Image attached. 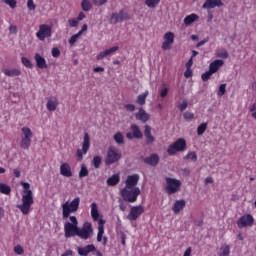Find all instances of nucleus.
<instances>
[{
    "label": "nucleus",
    "mask_w": 256,
    "mask_h": 256,
    "mask_svg": "<svg viewBox=\"0 0 256 256\" xmlns=\"http://www.w3.org/2000/svg\"><path fill=\"white\" fill-rule=\"evenodd\" d=\"M137 183H139V174L127 176L125 187L120 191L124 201L128 203H135L137 201V197L141 195V189L137 187Z\"/></svg>",
    "instance_id": "f257e3e1"
},
{
    "label": "nucleus",
    "mask_w": 256,
    "mask_h": 256,
    "mask_svg": "<svg viewBox=\"0 0 256 256\" xmlns=\"http://www.w3.org/2000/svg\"><path fill=\"white\" fill-rule=\"evenodd\" d=\"M21 185L23 187L22 203L17 205V209L21 211L22 215H29L31 206L35 203L33 191L29 182H21Z\"/></svg>",
    "instance_id": "f03ea898"
},
{
    "label": "nucleus",
    "mask_w": 256,
    "mask_h": 256,
    "mask_svg": "<svg viewBox=\"0 0 256 256\" xmlns=\"http://www.w3.org/2000/svg\"><path fill=\"white\" fill-rule=\"evenodd\" d=\"M81 203V198L76 197L71 202L66 201L62 204V217L67 219L71 213H77L79 211V205Z\"/></svg>",
    "instance_id": "7ed1b4c3"
},
{
    "label": "nucleus",
    "mask_w": 256,
    "mask_h": 256,
    "mask_svg": "<svg viewBox=\"0 0 256 256\" xmlns=\"http://www.w3.org/2000/svg\"><path fill=\"white\" fill-rule=\"evenodd\" d=\"M70 221L71 222H66L64 224V233L66 239H69V237H75L77 235V232L79 230V227L77 226V217L75 216H70Z\"/></svg>",
    "instance_id": "20e7f679"
},
{
    "label": "nucleus",
    "mask_w": 256,
    "mask_h": 256,
    "mask_svg": "<svg viewBox=\"0 0 256 256\" xmlns=\"http://www.w3.org/2000/svg\"><path fill=\"white\" fill-rule=\"evenodd\" d=\"M121 157H123V154H121V151L111 146L108 148L105 164L113 165V163H117L118 161H120Z\"/></svg>",
    "instance_id": "39448f33"
},
{
    "label": "nucleus",
    "mask_w": 256,
    "mask_h": 256,
    "mask_svg": "<svg viewBox=\"0 0 256 256\" xmlns=\"http://www.w3.org/2000/svg\"><path fill=\"white\" fill-rule=\"evenodd\" d=\"M181 185L182 183L180 180L175 178L166 177V193L168 195H173L174 193H179L181 191Z\"/></svg>",
    "instance_id": "423d86ee"
},
{
    "label": "nucleus",
    "mask_w": 256,
    "mask_h": 256,
    "mask_svg": "<svg viewBox=\"0 0 256 256\" xmlns=\"http://www.w3.org/2000/svg\"><path fill=\"white\" fill-rule=\"evenodd\" d=\"M185 149H187V141L180 138L168 147L167 153L168 155H175V153L183 152Z\"/></svg>",
    "instance_id": "0eeeda50"
},
{
    "label": "nucleus",
    "mask_w": 256,
    "mask_h": 256,
    "mask_svg": "<svg viewBox=\"0 0 256 256\" xmlns=\"http://www.w3.org/2000/svg\"><path fill=\"white\" fill-rule=\"evenodd\" d=\"M22 138L20 142V147L22 149H29L31 147V139H33V131L29 127L21 128Z\"/></svg>",
    "instance_id": "6e6552de"
},
{
    "label": "nucleus",
    "mask_w": 256,
    "mask_h": 256,
    "mask_svg": "<svg viewBox=\"0 0 256 256\" xmlns=\"http://www.w3.org/2000/svg\"><path fill=\"white\" fill-rule=\"evenodd\" d=\"M53 35V27L48 24H41L39 26V30L36 33L37 39L39 41H45V39H49Z\"/></svg>",
    "instance_id": "1a4fd4ad"
},
{
    "label": "nucleus",
    "mask_w": 256,
    "mask_h": 256,
    "mask_svg": "<svg viewBox=\"0 0 256 256\" xmlns=\"http://www.w3.org/2000/svg\"><path fill=\"white\" fill-rule=\"evenodd\" d=\"M76 235L80 237V239H91V237H93V226L90 222H85L82 228H78Z\"/></svg>",
    "instance_id": "9d476101"
},
{
    "label": "nucleus",
    "mask_w": 256,
    "mask_h": 256,
    "mask_svg": "<svg viewBox=\"0 0 256 256\" xmlns=\"http://www.w3.org/2000/svg\"><path fill=\"white\" fill-rule=\"evenodd\" d=\"M91 147V138L88 133L84 134V139L82 143V149H78L76 153V157L78 161H83V155H87V151Z\"/></svg>",
    "instance_id": "9b49d317"
},
{
    "label": "nucleus",
    "mask_w": 256,
    "mask_h": 256,
    "mask_svg": "<svg viewBox=\"0 0 256 256\" xmlns=\"http://www.w3.org/2000/svg\"><path fill=\"white\" fill-rule=\"evenodd\" d=\"M129 19V13L126 10H121L120 12H114L110 16V23L112 25H117V23H123Z\"/></svg>",
    "instance_id": "f8f14e48"
},
{
    "label": "nucleus",
    "mask_w": 256,
    "mask_h": 256,
    "mask_svg": "<svg viewBox=\"0 0 256 256\" xmlns=\"http://www.w3.org/2000/svg\"><path fill=\"white\" fill-rule=\"evenodd\" d=\"M253 223H255V218H253V215L251 214L243 215L237 221L239 229H243L244 227H253Z\"/></svg>",
    "instance_id": "ddd939ff"
},
{
    "label": "nucleus",
    "mask_w": 256,
    "mask_h": 256,
    "mask_svg": "<svg viewBox=\"0 0 256 256\" xmlns=\"http://www.w3.org/2000/svg\"><path fill=\"white\" fill-rule=\"evenodd\" d=\"M144 212L145 208H143V206H132L127 219H129V221H137V219H139Z\"/></svg>",
    "instance_id": "4468645a"
},
{
    "label": "nucleus",
    "mask_w": 256,
    "mask_h": 256,
    "mask_svg": "<svg viewBox=\"0 0 256 256\" xmlns=\"http://www.w3.org/2000/svg\"><path fill=\"white\" fill-rule=\"evenodd\" d=\"M105 235V220H98V233H97V241L98 243H102V245H107V237Z\"/></svg>",
    "instance_id": "2eb2a0df"
},
{
    "label": "nucleus",
    "mask_w": 256,
    "mask_h": 256,
    "mask_svg": "<svg viewBox=\"0 0 256 256\" xmlns=\"http://www.w3.org/2000/svg\"><path fill=\"white\" fill-rule=\"evenodd\" d=\"M173 43H175V34H173V32L165 33L164 42L162 43V49L164 51H169V49L173 47Z\"/></svg>",
    "instance_id": "dca6fc26"
},
{
    "label": "nucleus",
    "mask_w": 256,
    "mask_h": 256,
    "mask_svg": "<svg viewBox=\"0 0 256 256\" xmlns=\"http://www.w3.org/2000/svg\"><path fill=\"white\" fill-rule=\"evenodd\" d=\"M126 137L128 139H143V133L139 129V126L132 124L131 126V132H128L126 134Z\"/></svg>",
    "instance_id": "f3484780"
},
{
    "label": "nucleus",
    "mask_w": 256,
    "mask_h": 256,
    "mask_svg": "<svg viewBox=\"0 0 256 256\" xmlns=\"http://www.w3.org/2000/svg\"><path fill=\"white\" fill-rule=\"evenodd\" d=\"M116 51H119L118 46H113L111 48H108L102 52H100L97 56L96 59L97 61H101V59H105V57H111Z\"/></svg>",
    "instance_id": "a211bd4d"
},
{
    "label": "nucleus",
    "mask_w": 256,
    "mask_h": 256,
    "mask_svg": "<svg viewBox=\"0 0 256 256\" xmlns=\"http://www.w3.org/2000/svg\"><path fill=\"white\" fill-rule=\"evenodd\" d=\"M215 7H223V0H206L202 5V9H215Z\"/></svg>",
    "instance_id": "6ab92c4d"
},
{
    "label": "nucleus",
    "mask_w": 256,
    "mask_h": 256,
    "mask_svg": "<svg viewBox=\"0 0 256 256\" xmlns=\"http://www.w3.org/2000/svg\"><path fill=\"white\" fill-rule=\"evenodd\" d=\"M223 65H225V61L216 59L209 65V70L211 73L215 74L219 69H221V67H223Z\"/></svg>",
    "instance_id": "aec40b11"
},
{
    "label": "nucleus",
    "mask_w": 256,
    "mask_h": 256,
    "mask_svg": "<svg viewBox=\"0 0 256 256\" xmlns=\"http://www.w3.org/2000/svg\"><path fill=\"white\" fill-rule=\"evenodd\" d=\"M95 251V245L89 244L85 247H78L77 252L80 256H87L90 253H93Z\"/></svg>",
    "instance_id": "412c9836"
},
{
    "label": "nucleus",
    "mask_w": 256,
    "mask_h": 256,
    "mask_svg": "<svg viewBox=\"0 0 256 256\" xmlns=\"http://www.w3.org/2000/svg\"><path fill=\"white\" fill-rule=\"evenodd\" d=\"M144 163H146L147 165H151L152 167H156V165H159V155L151 154L144 159Z\"/></svg>",
    "instance_id": "4be33fe9"
},
{
    "label": "nucleus",
    "mask_w": 256,
    "mask_h": 256,
    "mask_svg": "<svg viewBox=\"0 0 256 256\" xmlns=\"http://www.w3.org/2000/svg\"><path fill=\"white\" fill-rule=\"evenodd\" d=\"M186 202L185 200H176L173 207L172 211L175 213V215L181 213L183 209H185Z\"/></svg>",
    "instance_id": "5701e85b"
},
{
    "label": "nucleus",
    "mask_w": 256,
    "mask_h": 256,
    "mask_svg": "<svg viewBox=\"0 0 256 256\" xmlns=\"http://www.w3.org/2000/svg\"><path fill=\"white\" fill-rule=\"evenodd\" d=\"M38 69H47V60L43 58L39 53L34 56Z\"/></svg>",
    "instance_id": "b1692460"
},
{
    "label": "nucleus",
    "mask_w": 256,
    "mask_h": 256,
    "mask_svg": "<svg viewBox=\"0 0 256 256\" xmlns=\"http://www.w3.org/2000/svg\"><path fill=\"white\" fill-rule=\"evenodd\" d=\"M144 136L146 138V143L151 145V143H155V136L151 134V126L146 125L144 130Z\"/></svg>",
    "instance_id": "393cba45"
},
{
    "label": "nucleus",
    "mask_w": 256,
    "mask_h": 256,
    "mask_svg": "<svg viewBox=\"0 0 256 256\" xmlns=\"http://www.w3.org/2000/svg\"><path fill=\"white\" fill-rule=\"evenodd\" d=\"M60 173L64 177H71L73 175V173L71 172V166L67 163L61 164Z\"/></svg>",
    "instance_id": "a878e982"
},
{
    "label": "nucleus",
    "mask_w": 256,
    "mask_h": 256,
    "mask_svg": "<svg viewBox=\"0 0 256 256\" xmlns=\"http://www.w3.org/2000/svg\"><path fill=\"white\" fill-rule=\"evenodd\" d=\"M136 119L142 121V123H147L149 121V114L143 108H140L136 114Z\"/></svg>",
    "instance_id": "bb28decb"
},
{
    "label": "nucleus",
    "mask_w": 256,
    "mask_h": 256,
    "mask_svg": "<svg viewBox=\"0 0 256 256\" xmlns=\"http://www.w3.org/2000/svg\"><path fill=\"white\" fill-rule=\"evenodd\" d=\"M57 105H59V101L57 100V98H50L47 101L46 109H48L49 111H56Z\"/></svg>",
    "instance_id": "cd10ccee"
},
{
    "label": "nucleus",
    "mask_w": 256,
    "mask_h": 256,
    "mask_svg": "<svg viewBox=\"0 0 256 256\" xmlns=\"http://www.w3.org/2000/svg\"><path fill=\"white\" fill-rule=\"evenodd\" d=\"M2 73L6 75V77H19L21 75V70L14 68V69H4Z\"/></svg>",
    "instance_id": "c85d7f7f"
},
{
    "label": "nucleus",
    "mask_w": 256,
    "mask_h": 256,
    "mask_svg": "<svg viewBox=\"0 0 256 256\" xmlns=\"http://www.w3.org/2000/svg\"><path fill=\"white\" fill-rule=\"evenodd\" d=\"M218 256H229L231 255V247L227 244H223L217 252Z\"/></svg>",
    "instance_id": "c756f323"
},
{
    "label": "nucleus",
    "mask_w": 256,
    "mask_h": 256,
    "mask_svg": "<svg viewBox=\"0 0 256 256\" xmlns=\"http://www.w3.org/2000/svg\"><path fill=\"white\" fill-rule=\"evenodd\" d=\"M121 181V176L119 174H114L107 179V185L110 187H115Z\"/></svg>",
    "instance_id": "7c9ffc66"
},
{
    "label": "nucleus",
    "mask_w": 256,
    "mask_h": 256,
    "mask_svg": "<svg viewBox=\"0 0 256 256\" xmlns=\"http://www.w3.org/2000/svg\"><path fill=\"white\" fill-rule=\"evenodd\" d=\"M147 97H149V90H146L144 93L138 95V97L136 99V103L138 105H145V103L147 101Z\"/></svg>",
    "instance_id": "2f4dec72"
},
{
    "label": "nucleus",
    "mask_w": 256,
    "mask_h": 256,
    "mask_svg": "<svg viewBox=\"0 0 256 256\" xmlns=\"http://www.w3.org/2000/svg\"><path fill=\"white\" fill-rule=\"evenodd\" d=\"M199 19V16L197 14H190L184 18V24L189 26L192 25V23H195Z\"/></svg>",
    "instance_id": "473e14b6"
},
{
    "label": "nucleus",
    "mask_w": 256,
    "mask_h": 256,
    "mask_svg": "<svg viewBox=\"0 0 256 256\" xmlns=\"http://www.w3.org/2000/svg\"><path fill=\"white\" fill-rule=\"evenodd\" d=\"M91 217L94 221H99V210H97V203L91 204Z\"/></svg>",
    "instance_id": "72a5a7b5"
},
{
    "label": "nucleus",
    "mask_w": 256,
    "mask_h": 256,
    "mask_svg": "<svg viewBox=\"0 0 256 256\" xmlns=\"http://www.w3.org/2000/svg\"><path fill=\"white\" fill-rule=\"evenodd\" d=\"M215 55L220 59H227L229 57V53L223 48L217 49Z\"/></svg>",
    "instance_id": "f704fd0d"
},
{
    "label": "nucleus",
    "mask_w": 256,
    "mask_h": 256,
    "mask_svg": "<svg viewBox=\"0 0 256 256\" xmlns=\"http://www.w3.org/2000/svg\"><path fill=\"white\" fill-rule=\"evenodd\" d=\"M88 175H89V169H87V165L81 164V168L79 171L80 179H83V177H87Z\"/></svg>",
    "instance_id": "c9c22d12"
},
{
    "label": "nucleus",
    "mask_w": 256,
    "mask_h": 256,
    "mask_svg": "<svg viewBox=\"0 0 256 256\" xmlns=\"http://www.w3.org/2000/svg\"><path fill=\"white\" fill-rule=\"evenodd\" d=\"M114 141L118 144V145H123V143H125L124 139L125 137L123 136V134L121 132H118L114 135L113 137Z\"/></svg>",
    "instance_id": "e433bc0d"
},
{
    "label": "nucleus",
    "mask_w": 256,
    "mask_h": 256,
    "mask_svg": "<svg viewBox=\"0 0 256 256\" xmlns=\"http://www.w3.org/2000/svg\"><path fill=\"white\" fill-rule=\"evenodd\" d=\"M0 193H3V195H10L11 187L7 184L0 183Z\"/></svg>",
    "instance_id": "4c0bfd02"
},
{
    "label": "nucleus",
    "mask_w": 256,
    "mask_h": 256,
    "mask_svg": "<svg viewBox=\"0 0 256 256\" xmlns=\"http://www.w3.org/2000/svg\"><path fill=\"white\" fill-rule=\"evenodd\" d=\"M81 7L83 11H91V9H93V4H91V1L89 0H83L81 3Z\"/></svg>",
    "instance_id": "58836bf2"
},
{
    "label": "nucleus",
    "mask_w": 256,
    "mask_h": 256,
    "mask_svg": "<svg viewBox=\"0 0 256 256\" xmlns=\"http://www.w3.org/2000/svg\"><path fill=\"white\" fill-rule=\"evenodd\" d=\"M159 3H161V0H146L145 1V5L147 7H149V9H155V7H157V5H159Z\"/></svg>",
    "instance_id": "ea45409f"
},
{
    "label": "nucleus",
    "mask_w": 256,
    "mask_h": 256,
    "mask_svg": "<svg viewBox=\"0 0 256 256\" xmlns=\"http://www.w3.org/2000/svg\"><path fill=\"white\" fill-rule=\"evenodd\" d=\"M21 62L24 67H27L28 69H33V63H31V60H29V58L22 57Z\"/></svg>",
    "instance_id": "a19ab883"
},
{
    "label": "nucleus",
    "mask_w": 256,
    "mask_h": 256,
    "mask_svg": "<svg viewBox=\"0 0 256 256\" xmlns=\"http://www.w3.org/2000/svg\"><path fill=\"white\" fill-rule=\"evenodd\" d=\"M92 165L95 167V169H99L101 166V157L100 156H94L92 160Z\"/></svg>",
    "instance_id": "79ce46f5"
},
{
    "label": "nucleus",
    "mask_w": 256,
    "mask_h": 256,
    "mask_svg": "<svg viewBox=\"0 0 256 256\" xmlns=\"http://www.w3.org/2000/svg\"><path fill=\"white\" fill-rule=\"evenodd\" d=\"M207 131V123H202L197 128V135H203Z\"/></svg>",
    "instance_id": "37998d69"
},
{
    "label": "nucleus",
    "mask_w": 256,
    "mask_h": 256,
    "mask_svg": "<svg viewBox=\"0 0 256 256\" xmlns=\"http://www.w3.org/2000/svg\"><path fill=\"white\" fill-rule=\"evenodd\" d=\"M185 159H189L190 161H197V153L194 151H190L187 153Z\"/></svg>",
    "instance_id": "c03bdc74"
},
{
    "label": "nucleus",
    "mask_w": 256,
    "mask_h": 256,
    "mask_svg": "<svg viewBox=\"0 0 256 256\" xmlns=\"http://www.w3.org/2000/svg\"><path fill=\"white\" fill-rule=\"evenodd\" d=\"M183 117L185 121H193V119H195V114H193L192 112L186 111L184 112Z\"/></svg>",
    "instance_id": "a18cd8bd"
},
{
    "label": "nucleus",
    "mask_w": 256,
    "mask_h": 256,
    "mask_svg": "<svg viewBox=\"0 0 256 256\" xmlns=\"http://www.w3.org/2000/svg\"><path fill=\"white\" fill-rule=\"evenodd\" d=\"M188 106H189V102L187 101V99H184L182 103L178 105V109L179 111L183 112L185 111V109H187Z\"/></svg>",
    "instance_id": "49530a36"
},
{
    "label": "nucleus",
    "mask_w": 256,
    "mask_h": 256,
    "mask_svg": "<svg viewBox=\"0 0 256 256\" xmlns=\"http://www.w3.org/2000/svg\"><path fill=\"white\" fill-rule=\"evenodd\" d=\"M3 3H5V5H8V7H10L11 9H15V7H17L16 0H3Z\"/></svg>",
    "instance_id": "de8ad7c7"
},
{
    "label": "nucleus",
    "mask_w": 256,
    "mask_h": 256,
    "mask_svg": "<svg viewBox=\"0 0 256 256\" xmlns=\"http://www.w3.org/2000/svg\"><path fill=\"white\" fill-rule=\"evenodd\" d=\"M213 75V72L211 70H208L207 72L202 74V81H209L211 79V76Z\"/></svg>",
    "instance_id": "09e8293b"
},
{
    "label": "nucleus",
    "mask_w": 256,
    "mask_h": 256,
    "mask_svg": "<svg viewBox=\"0 0 256 256\" xmlns=\"http://www.w3.org/2000/svg\"><path fill=\"white\" fill-rule=\"evenodd\" d=\"M226 87H227L226 84L220 85L218 93H217L218 97H223V95H225Z\"/></svg>",
    "instance_id": "8fccbe9b"
},
{
    "label": "nucleus",
    "mask_w": 256,
    "mask_h": 256,
    "mask_svg": "<svg viewBox=\"0 0 256 256\" xmlns=\"http://www.w3.org/2000/svg\"><path fill=\"white\" fill-rule=\"evenodd\" d=\"M27 8L29 11H35V9H37V6L35 5V2L33 0H28Z\"/></svg>",
    "instance_id": "3c124183"
},
{
    "label": "nucleus",
    "mask_w": 256,
    "mask_h": 256,
    "mask_svg": "<svg viewBox=\"0 0 256 256\" xmlns=\"http://www.w3.org/2000/svg\"><path fill=\"white\" fill-rule=\"evenodd\" d=\"M14 253H16V255H23L25 253V250L21 245H17L14 247Z\"/></svg>",
    "instance_id": "603ef678"
},
{
    "label": "nucleus",
    "mask_w": 256,
    "mask_h": 256,
    "mask_svg": "<svg viewBox=\"0 0 256 256\" xmlns=\"http://www.w3.org/2000/svg\"><path fill=\"white\" fill-rule=\"evenodd\" d=\"M79 37H81V35L78 33L71 36V38L69 39V44L71 46L75 45V43H77V39H79Z\"/></svg>",
    "instance_id": "864d4df0"
},
{
    "label": "nucleus",
    "mask_w": 256,
    "mask_h": 256,
    "mask_svg": "<svg viewBox=\"0 0 256 256\" xmlns=\"http://www.w3.org/2000/svg\"><path fill=\"white\" fill-rule=\"evenodd\" d=\"M92 3L96 7H102V5H105V3H107V0H93Z\"/></svg>",
    "instance_id": "5fc2aeb1"
},
{
    "label": "nucleus",
    "mask_w": 256,
    "mask_h": 256,
    "mask_svg": "<svg viewBox=\"0 0 256 256\" xmlns=\"http://www.w3.org/2000/svg\"><path fill=\"white\" fill-rule=\"evenodd\" d=\"M169 95V89L167 87H164L160 90V97L164 99V97H167Z\"/></svg>",
    "instance_id": "6e6d98bb"
},
{
    "label": "nucleus",
    "mask_w": 256,
    "mask_h": 256,
    "mask_svg": "<svg viewBox=\"0 0 256 256\" xmlns=\"http://www.w3.org/2000/svg\"><path fill=\"white\" fill-rule=\"evenodd\" d=\"M68 23L70 27H77L79 25V20L78 19H69Z\"/></svg>",
    "instance_id": "4d7b16f0"
},
{
    "label": "nucleus",
    "mask_w": 256,
    "mask_h": 256,
    "mask_svg": "<svg viewBox=\"0 0 256 256\" xmlns=\"http://www.w3.org/2000/svg\"><path fill=\"white\" fill-rule=\"evenodd\" d=\"M59 55H61V51L59 50V48H53L52 49V57H59Z\"/></svg>",
    "instance_id": "13d9d810"
},
{
    "label": "nucleus",
    "mask_w": 256,
    "mask_h": 256,
    "mask_svg": "<svg viewBox=\"0 0 256 256\" xmlns=\"http://www.w3.org/2000/svg\"><path fill=\"white\" fill-rule=\"evenodd\" d=\"M184 76L186 77V79H189V77L193 76V71H191V68L186 69Z\"/></svg>",
    "instance_id": "bf43d9fd"
},
{
    "label": "nucleus",
    "mask_w": 256,
    "mask_h": 256,
    "mask_svg": "<svg viewBox=\"0 0 256 256\" xmlns=\"http://www.w3.org/2000/svg\"><path fill=\"white\" fill-rule=\"evenodd\" d=\"M125 107H126V111H130L131 113L135 111V105L133 104H127Z\"/></svg>",
    "instance_id": "052dcab7"
},
{
    "label": "nucleus",
    "mask_w": 256,
    "mask_h": 256,
    "mask_svg": "<svg viewBox=\"0 0 256 256\" xmlns=\"http://www.w3.org/2000/svg\"><path fill=\"white\" fill-rule=\"evenodd\" d=\"M87 28H88L87 24H84L82 26L81 30L78 32V35L82 36L83 33H85V31H87Z\"/></svg>",
    "instance_id": "680f3d73"
},
{
    "label": "nucleus",
    "mask_w": 256,
    "mask_h": 256,
    "mask_svg": "<svg viewBox=\"0 0 256 256\" xmlns=\"http://www.w3.org/2000/svg\"><path fill=\"white\" fill-rule=\"evenodd\" d=\"M9 31H10V33H12L13 35H15V33H17V26L11 25V26L9 27Z\"/></svg>",
    "instance_id": "e2e57ef3"
},
{
    "label": "nucleus",
    "mask_w": 256,
    "mask_h": 256,
    "mask_svg": "<svg viewBox=\"0 0 256 256\" xmlns=\"http://www.w3.org/2000/svg\"><path fill=\"white\" fill-rule=\"evenodd\" d=\"M13 173H14L15 177H17V178L21 177V170L16 168L13 170Z\"/></svg>",
    "instance_id": "0e129e2a"
},
{
    "label": "nucleus",
    "mask_w": 256,
    "mask_h": 256,
    "mask_svg": "<svg viewBox=\"0 0 256 256\" xmlns=\"http://www.w3.org/2000/svg\"><path fill=\"white\" fill-rule=\"evenodd\" d=\"M83 19H85V13L80 12L79 15H78V17H77V20H78V21H83Z\"/></svg>",
    "instance_id": "69168bd1"
},
{
    "label": "nucleus",
    "mask_w": 256,
    "mask_h": 256,
    "mask_svg": "<svg viewBox=\"0 0 256 256\" xmlns=\"http://www.w3.org/2000/svg\"><path fill=\"white\" fill-rule=\"evenodd\" d=\"M61 256H73V251L72 250H67Z\"/></svg>",
    "instance_id": "338daca9"
},
{
    "label": "nucleus",
    "mask_w": 256,
    "mask_h": 256,
    "mask_svg": "<svg viewBox=\"0 0 256 256\" xmlns=\"http://www.w3.org/2000/svg\"><path fill=\"white\" fill-rule=\"evenodd\" d=\"M183 256H191V247H188L184 252Z\"/></svg>",
    "instance_id": "774afa93"
}]
</instances>
